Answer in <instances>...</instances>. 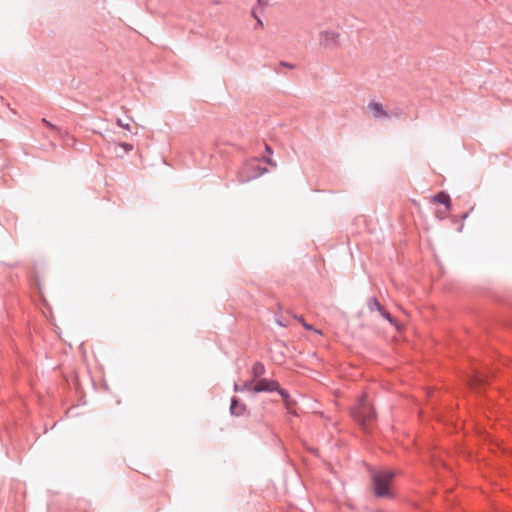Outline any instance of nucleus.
Returning <instances> with one entry per match:
<instances>
[{
    "mask_svg": "<svg viewBox=\"0 0 512 512\" xmlns=\"http://www.w3.org/2000/svg\"><path fill=\"white\" fill-rule=\"evenodd\" d=\"M351 414L365 432L370 431L371 423L376 419V412L365 396L359 399L357 406L352 409Z\"/></svg>",
    "mask_w": 512,
    "mask_h": 512,
    "instance_id": "obj_1",
    "label": "nucleus"
},
{
    "mask_svg": "<svg viewBox=\"0 0 512 512\" xmlns=\"http://www.w3.org/2000/svg\"><path fill=\"white\" fill-rule=\"evenodd\" d=\"M267 171L268 169L261 164L260 159L252 158L240 167L237 172V179L240 183H246L262 176Z\"/></svg>",
    "mask_w": 512,
    "mask_h": 512,
    "instance_id": "obj_2",
    "label": "nucleus"
},
{
    "mask_svg": "<svg viewBox=\"0 0 512 512\" xmlns=\"http://www.w3.org/2000/svg\"><path fill=\"white\" fill-rule=\"evenodd\" d=\"M395 477V472L388 471H378L375 472L372 476L373 483V491L376 497L378 498H389L392 497V493L390 491V485Z\"/></svg>",
    "mask_w": 512,
    "mask_h": 512,
    "instance_id": "obj_3",
    "label": "nucleus"
},
{
    "mask_svg": "<svg viewBox=\"0 0 512 512\" xmlns=\"http://www.w3.org/2000/svg\"><path fill=\"white\" fill-rule=\"evenodd\" d=\"M280 388V385L278 381L276 380H270L267 378H260L257 380V382L254 384L252 391L254 393H260V392H277Z\"/></svg>",
    "mask_w": 512,
    "mask_h": 512,
    "instance_id": "obj_4",
    "label": "nucleus"
},
{
    "mask_svg": "<svg viewBox=\"0 0 512 512\" xmlns=\"http://www.w3.org/2000/svg\"><path fill=\"white\" fill-rule=\"evenodd\" d=\"M340 34L334 30H325L320 33V43L325 48L333 49L339 45Z\"/></svg>",
    "mask_w": 512,
    "mask_h": 512,
    "instance_id": "obj_5",
    "label": "nucleus"
},
{
    "mask_svg": "<svg viewBox=\"0 0 512 512\" xmlns=\"http://www.w3.org/2000/svg\"><path fill=\"white\" fill-rule=\"evenodd\" d=\"M431 201L434 203L444 205V207H445L444 214L445 215H448L449 212L451 211V208H452L451 197L447 192H445V191L438 192L437 194H435L432 197Z\"/></svg>",
    "mask_w": 512,
    "mask_h": 512,
    "instance_id": "obj_6",
    "label": "nucleus"
},
{
    "mask_svg": "<svg viewBox=\"0 0 512 512\" xmlns=\"http://www.w3.org/2000/svg\"><path fill=\"white\" fill-rule=\"evenodd\" d=\"M367 107L372 112L374 118L376 119L390 117V114L384 109L383 105L379 102H370Z\"/></svg>",
    "mask_w": 512,
    "mask_h": 512,
    "instance_id": "obj_7",
    "label": "nucleus"
},
{
    "mask_svg": "<svg viewBox=\"0 0 512 512\" xmlns=\"http://www.w3.org/2000/svg\"><path fill=\"white\" fill-rule=\"evenodd\" d=\"M277 392L281 396L282 401H283L286 409L290 413H294L295 414V412L293 411V408L296 405V401L293 398H291L289 392L286 389H283L281 387L279 388V390Z\"/></svg>",
    "mask_w": 512,
    "mask_h": 512,
    "instance_id": "obj_8",
    "label": "nucleus"
},
{
    "mask_svg": "<svg viewBox=\"0 0 512 512\" xmlns=\"http://www.w3.org/2000/svg\"><path fill=\"white\" fill-rule=\"evenodd\" d=\"M246 411V405L241 403L237 397L231 398L230 413L233 416H242Z\"/></svg>",
    "mask_w": 512,
    "mask_h": 512,
    "instance_id": "obj_9",
    "label": "nucleus"
},
{
    "mask_svg": "<svg viewBox=\"0 0 512 512\" xmlns=\"http://www.w3.org/2000/svg\"><path fill=\"white\" fill-rule=\"evenodd\" d=\"M266 372V368H265V365L260 362V361H257L254 363L253 367H252V376H253V380L254 379H260L261 376H263Z\"/></svg>",
    "mask_w": 512,
    "mask_h": 512,
    "instance_id": "obj_10",
    "label": "nucleus"
},
{
    "mask_svg": "<svg viewBox=\"0 0 512 512\" xmlns=\"http://www.w3.org/2000/svg\"><path fill=\"white\" fill-rule=\"evenodd\" d=\"M367 306L371 312L378 311L380 313V311H382L383 308V306L376 297L369 298L367 301Z\"/></svg>",
    "mask_w": 512,
    "mask_h": 512,
    "instance_id": "obj_11",
    "label": "nucleus"
},
{
    "mask_svg": "<svg viewBox=\"0 0 512 512\" xmlns=\"http://www.w3.org/2000/svg\"><path fill=\"white\" fill-rule=\"evenodd\" d=\"M253 380L246 381L243 384L239 385L237 383L234 384V391L235 392H245V391H252L253 388Z\"/></svg>",
    "mask_w": 512,
    "mask_h": 512,
    "instance_id": "obj_12",
    "label": "nucleus"
},
{
    "mask_svg": "<svg viewBox=\"0 0 512 512\" xmlns=\"http://www.w3.org/2000/svg\"><path fill=\"white\" fill-rule=\"evenodd\" d=\"M380 315L386 319L387 321H389V323H391L393 326H395L398 330L400 329L399 325H398V322L396 321V319L388 312L386 311L384 308H382V311H380Z\"/></svg>",
    "mask_w": 512,
    "mask_h": 512,
    "instance_id": "obj_13",
    "label": "nucleus"
},
{
    "mask_svg": "<svg viewBox=\"0 0 512 512\" xmlns=\"http://www.w3.org/2000/svg\"><path fill=\"white\" fill-rule=\"evenodd\" d=\"M42 123L44 125H46V127H48L49 129L53 130V131H56V132H59L60 129L58 127H56L55 125H53L51 122H49L47 119L43 118L42 119Z\"/></svg>",
    "mask_w": 512,
    "mask_h": 512,
    "instance_id": "obj_14",
    "label": "nucleus"
},
{
    "mask_svg": "<svg viewBox=\"0 0 512 512\" xmlns=\"http://www.w3.org/2000/svg\"><path fill=\"white\" fill-rule=\"evenodd\" d=\"M121 146L128 152L133 149V146L129 143H122Z\"/></svg>",
    "mask_w": 512,
    "mask_h": 512,
    "instance_id": "obj_15",
    "label": "nucleus"
},
{
    "mask_svg": "<svg viewBox=\"0 0 512 512\" xmlns=\"http://www.w3.org/2000/svg\"><path fill=\"white\" fill-rule=\"evenodd\" d=\"M263 159L266 163H268L269 165L275 167L276 166V163L271 159V158H267L265 156H263Z\"/></svg>",
    "mask_w": 512,
    "mask_h": 512,
    "instance_id": "obj_16",
    "label": "nucleus"
},
{
    "mask_svg": "<svg viewBox=\"0 0 512 512\" xmlns=\"http://www.w3.org/2000/svg\"><path fill=\"white\" fill-rule=\"evenodd\" d=\"M118 125L127 129V130H130V125L129 124H125V123H122V121L120 119H118L117 121Z\"/></svg>",
    "mask_w": 512,
    "mask_h": 512,
    "instance_id": "obj_17",
    "label": "nucleus"
},
{
    "mask_svg": "<svg viewBox=\"0 0 512 512\" xmlns=\"http://www.w3.org/2000/svg\"><path fill=\"white\" fill-rule=\"evenodd\" d=\"M436 216L439 217L440 219H444L447 215L444 214V210H439L436 212Z\"/></svg>",
    "mask_w": 512,
    "mask_h": 512,
    "instance_id": "obj_18",
    "label": "nucleus"
},
{
    "mask_svg": "<svg viewBox=\"0 0 512 512\" xmlns=\"http://www.w3.org/2000/svg\"><path fill=\"white\" fill-rule=\"evenodd\" d=\"M265 151L268 155H271L273 153L272 148L267 144H265Z\"/></svg>",
    "mask_w": 512,
    "mask_h": 512,
    "instance_id": "obj_19",
    "label": "nucleus"
},
{
    "mask_svg": "<svg viewBox=\"0 0 512 512\" xmlns=\"http://www.w3.org/2000/svg\"><path fill=\"white\" fill-rule=\"evenodd\" d=\"M302 325H303V327H304L306 330H312V329H313V328H312V326H311V325H309V324H308V323H306V322H303V324H302Z\"/></svg>",
    "mask_w": 512,
    "mask_h": 512,
    "instance_id": "obj_20",
    "label": "nucleus"
},
{
    "mask_svg": "<svg viewBox=\"0 0 512 512\" xmlns=\"http://www.w3.org/2000/svg\"><path fill=\"white\" fill-rule=\"evenodd\" d=\"M258 27H263V22L260 18H257V24H256L255 28H258Z\"/></svg>",
    "mask_w": 512,
    "mask_h": 512,
    "instance_id": "obj_21",
    "label": "nucleus"
},
{
    "mask_svg": "<svg viewBox=\"0 0 512 512\" xmlns=\"http://www.w3.org/2000/svg\"><path fill=\"white\" fill-rule=\"evenodd\" d=\"M294 318L297 319L301 324H303V322H305V320L302 316L295 315Z\"/></svg>",
    "mask_w": 512,
    "mask_h": 512,
    "instance_id": "obj_22",
    "label": "nucleus"
},
{
    "mask_svg": "<svg viewBox=\"0 0 512 512\" xmlns=\"http://www.w3.org/2000/svg\"><path fill=\"white\" fill-rule=\"evenodd\" d=\"M281 65H283L285 67H288V68H293L294 67L293 64H290V63H287V62H281Z\"/></svg>",
    "mask_w": 512,
    "mask_h": 512,
    "instance_id": "obj_23",
    "label": "nucleus"
},
{
    "mask_svg": "<svg viewBox=\"0 0 512 512\" xmlns=\"http://www.w3.org/2000/svg\"><path fill=\"white\" fill-rule=\"evenodd\" d=\"M391 115H394V116H396V117H399V116L401 115V111H399V110H395V111H393V112L390 114V116H391Z\"/></svg>",
    "mask_w": 512,
    "mask_h": 512,
    "instance_id": "obj_24",
    "label": "nucleus"
},
{
    "mask_svg": "<svg viewBox=\"0 0 512 512\" xmlns=\"http://www.w3.org/2000/svg\"><path fill=\"white\" fill-rule=\"evenodd\" d=\"M258 4L259 5H267L268 4V0H257Z\"/></svg>",
    "mask_w": 512,
    "mask_h": 512,
    "instance_id": "obj_25",
    "label": "nucleus"
},
{
    "mask_svg": "<svg viewBox=\"0 0 512 512\" xmlns=\"http://www.w3.org/2000/svg\"><path fill=\"white\" fill-rule=\"evenodd\" d=\"M468 215H469V213H468V212L463 213V214L460 216V218H461L462 220H464V219H466V218L468 217Z\"/></svg>",
    "mask_w": 512,
    "mask_h": 512,
    "instance_id": "obj_26",
    "label": "nucleus"
},
{
    "mask_svg": "<svg viewBox=\"0 0 512 512\" xmlns=\"http://www.w3.org/2000/svg\"><path fill=\"white\" fill-rule=\"evenodd\" d=\"M252 16H253L256 20H257V18H259V17L256 15V13H255V11H254V10H252Z\"/></svg>",
    "mask_w": 512,
    "mask_h": 512,
    "instance_id": "obj_27",
    "label": "nucleus"
}]
</instances>
